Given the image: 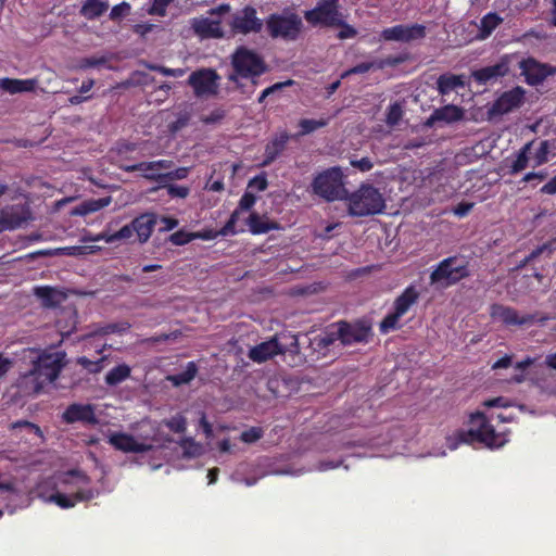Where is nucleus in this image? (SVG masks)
Returning a JSON list of instances; mask_svg holds the SVG:
<instances>
[{"mask_svg": "<svg viewBox=\"0 0 556 556\" xmlns=\"http://www.w3.org/2000/svg\"><path fill=\"white\" fill-rule=\"evenodd\" d=\"M189 115L187 113L181 114L175 122L169 125V129L173 132L178 131L188 124Z\"/></svg>", "mask_w": 556, "mask_h": 556, "instance_id": "63", "label": "nucleus"}, {"mask_svg": "<svg viewBox=\"0 0 556 556\" xmlns=\"http://www.w3.org/2000/svg\"><path fill=\"white\" fill-rule=\"evenodd\" d=\"M63 351L43 352L33 363V368L20 380V388L25 395L37 394L45 384L53 382L66 365Z\"/></svg>", "mask_w": 556, "mask_h": 556, "instance_id": "2", "label": "nucleus"}, {"mask_svg": "<svg viewBox=\"0 0 556 556\" xmlns=\"http://www.w3.org/2000/svg\"><path fill=\"white\" fill-rule=\"evenodd\" d=\"M163 424L175 433H184L187 430V419L181 414H176L163 420Z\"/></svg>", "mask_w": 556, "mask_h": 556, "instance_id": "41", "label": "nucleus"}, {"mask_svg": "<svg viewBox=\"0 0 556 556\" xmlns=\"http://www.w3.org/2000/svg\"><path fill=\"white\" fill-rule=\"evenodd\" d=\"M268 186L267 179L265 175H258L253 177L249 184L248 189L256 190V191H264Z\"/></svg>", "mask_w": 556, "mask_h": 556, "instance_id": "55", "label": "nucleus"}, {"mask_svg": "<svg viewBox=\"0 0 556 556\" xmlns=\"http://www.w3.org/2000/svg\"><path fill=\"white\" fill-rule=\"evenodd\" d=\"M469 430H459L446 438V445L451 451L456 450L462 443L481 442L490 448L502 447L507 441L506 431H496L482 413L471 415Z\"/></svg>", "mask_w": 556, "mask_h": 556, "instance_id": "3", "label": "nucleus"}, {"mask_svg": "<svg viewBox=\"0 0 556 556\" xmlns=\"http://www.w3.org/2000/svg\"><path fill=\"white\" fill-rule=\"evenodd\" d=\"M549 149L551 143L548 140H543L540 142V146L533 155L534 166L543 165L548 161Z\"/></svg>", "mask_w": 556, "mask_h": 556, "instance_id": "46", "label": "nucleus"}, {"mask_svg": "<svg viewBox=\"0 0 556 556\" xmlns=\"http://www.w3.org/2000/svg\"><path fill=\"white\" fill-rule=\"evenodd\" d=\"M112 202L111 197H104L100 199H88L78 204L72 212L73 215L85 216L90 213L100 211L101 208L110 205Z\"/></svg>", "mask_w": 556, "mask_h": 556, "instance_id": "32", "label": "nucleus"}, {"mask_svg": "<svg viewBox=\"0 0 556 556\" xmlns=\"http://www.w3.org/2000/svg\"><path fill=\"white\" fill-rule=\"evenodd\" d=\"M162 188H166L167 194L170 198H179L185 199L190 193V188L186 186H178V185H167L166 182L161 185Z\"/></svg>", "mask_w": 556, "mask_h": 556, "instance_id": "48", "label": "nucleus"}, {"mask_svg": "<svg viewBox=\"0 0 556 556\" xmlns=\"http://www.w3.org/2000/svg\"><path fill=\"white\" fill-rule=\"evenodd\" d=\"M520 74L530 86L541 85L547 77L556 75V66L529 56L519 62Z\"/></svg>", "mask_w": 556, "mask_h": 556, "instance_id": "12", "label": "nucleus"}, {"mask_svg": "<svg viewBox=\"0 0 556 556\" xmlns=\"http://www.w3.org/2000/svg\"><path fill=\"white\" fill-rule=\"evenodd\" d=\"M130 12V5L127 2H122L112 8L110 12V18L112 21H119L127 16Z\"/></svg>", "mask_w": 556, "mask_h": 556, "instance_id": "51", "label": "nucleus"}, {"mask_svg": "<svg viewBox=\"0 0 556 556\" xmlns=\"http://www.w3.org/2000/svg\"><path fill=\"white\" fill-rule=\"evenodd\" d=\"M425 36L426 27L421 24H400L381 31V38L386 41L410 42Z\"/></svg>", "mask_w": 556, "mask_h": 556, "instance_id": "13", "label": "nucleus"}, {"mask_svg": "<svg viewBox=\"0 0 556 556\" xmlns=\"http://www.w3.org/2000/svg\"><path fill=\"white\" fill-rule=\"evenodd\" d=\"M510 405V401L504 396L485 400L483 402V406L485 407H509Z\"/></svg>", "mask_w": 556, "mask_h": 556, "instance_id": "58", "label": "nucleus"}, {"mask_svg": "<svg viewBox=\"0 0 556 556\" xmlns=\"http://www.w3.org/2000/svg\"><path fill=\"white\" fill-rule=\"evenodd\" d=\"M531 146L532 142H529L519 150L516 160L511 164V173H519L527 167L529 160L528 154L531 149Z\"/></svg>", "mask_w": 556, "mask_h": 556, "instance_id": "40", "label": "nucleus"}, {"mask_svg": "<svg viewBox=\"0 0 556 556\" xmlns=\"http://www.w3.org/2000/svg\"><path fill=\"white\" fill-rule=\"evenodd\" d=\"M178 445L181 448L184 458H197L204 453V446L191 437L180 439Z\"/></svg>", "mask_w": 556, "mask_h": 556, "instance_id": "35", "label": "nucleus"}, {"mask_svg": "<svg viewBox=\"0 0 556 556\" xmlns=\"http://www.w3.org/2000/svg\"><path fill=\"white\" fill-rule=\"evenodd\" d=\"M34 294L41 301L46 307L60 305L66 298L65 293L56 288L49 286L36 287Z\"/></svg>", "mask_w": 556, "mask_h": 556, "instance_id": "29", "label": "nucleus"}, {"mask_svg": "<svg viewBox=\"0 0 556 556\" xmlns=\"http://www.w3.org/2000/svg\"><path fill=\"white\" fill-rule=\"evenodd\" d=\"M503 23V18L496 13H488L480 21V38H488Z\"/></svg>", "mask_w": 556, "mask_h": 556, "instance_id": "36", "label": "nucleus"}, {"mask_svg": "<svg viewBox=\"0 0 556 556\" xmlns=\"http://www.w3.org/2000/svg\"><path fill=\"white\" fill-rule=\"evenodd\" d=\"M36 86H37L36 79H14V78L0 79V88L11 94L33 91V90H35Z\"/></svg>", "mask_w": 556, "mask_h": 556, "instance_id": "30", "label": "nucleus"}, {"mask_svg": "<svg viewBox=\"0 0 556 556\" xmlns=\"http://www.w3.org/2000/svg\"><path fill=\"white\" fill-rule=\"evenodd\" d=\"M438 90L441 94L450 93L458 87L464 86V80L462 76L457 75H441L438 78Z\"/></svg>", "mask_w": 556, "mask_h": 556, "instance_id": "38", "label": "nucleus"}, {"mask_svg": "<svg viewBox=\"0 0 556 556\" xmlns=\"http://www.w3.org/2000/svg\"><path fill=\"white\" fill-rule=\"evenodd\" d=\"M231 64L233 73L229 75V79L235 83H238L239 78L258 77L267 68L263 58L245 47H239L233 52Z\"/></svg>", "mask_w": 556, "mask_h": 556, "instance_id": "7", "label": "nucleus"}, {"mask_svg": "<svg viewBox=\"0 0 556 556\" xmlns=\"http://www.w3.org/2000/svg\"><path fill=\"white\" fill-rule=\"evenodd\" d=\"M338 26L341 27V30L338 34V37L340 39L354 38L356 36V34H357V31H356V29L354 27H352L351 25L345 23V16L344 15H343V23L338 25Z\"/></svg>", "mask_w": 556, "mask_h": 556, "instance_id": "56", "label": "nucleus"}, {"mask_svg": "<svg viewBox=\"0 0 556 556\" xmlns=\"http://www.w3.org/2000/svg\"><path fill=\"white\" fill-rule=\"evenodd\" d=\"M293 84H294V81L289 79V80H286L282 83H276V84L271 85L270 87H268L262 91V93L257 100L258 103H263L265 101V99L273 93V89H282V88H285L287 86H291Z\"/></svg>", "mask_w": 556, "mask_h": 556, "instance_id": "54", "label": "nucleus"}, {"mask_svg": "<svg viewBox=\"0 0 556 556\" xmlns=\"http://www.w3.org/2000/svg\"><path fill=\"white\" fill-rule=\"evenodd\" d=\"M349 214L364 217L382 213L386 207L383 195L370 185H363L352 194H348Z\"/></svg>", "mask_w": 556, "mask_h": 556, "instance_id": "6", "label": "nucleus"}, {"mask_svg": "<svg viewBox=\"0 0 556 556\" xmlns=\"http://www.w3.org/2000/svg\"><path fill=\"white\" fill-rule=\"evenodd\" d=\"M396 63H399L397 59H390V58L386 59V60H376V61H371V62H363V63H359V64L355 65L354 67L343 72L341 74V79H344V78L349 77L352 74H364V73H367V72H369L370 70H374V68L382 70L386 66L395 65Z\"/></svg>", "mask_w": 556, "mask_h": 556, "instance_id": "31", "label": "nucleus"}, {"mask_svg": "<svg viewBox=\"0 0 556 556\" xmlns=\"http://www.w3.org/2000/svg\"><path fill=\"white\" fill-rule=\"evenodd\" d=\"M289 141V135L281 132L276 135L265 147L263 166L271 164L285 150Z\"/></svg>", "mask_w": 556, "mask_h": 556, "instance_id": "27", "label": "nucleus"}, {"mask_svg": "<svg viewBox=\"0 0 556 556\" xmlns=\"http://www.w3.org/2000/svg\"><path fill=\"white\" fill-rule=\"evenodd\" d=\"M63 419L68 422L83 421L86 424H97L94 408L90 404H72L63 413Z\"/></svg>", "mask_w": 556, "mask_h": 556, "instance_id": "22", "label": "nucleus"}, {"mask_svg": "<svg viewBox=\"0 0 556 556\" xmlns=\"http://www.w3.org/2000/svg\"><path fill=\"white\" fill-rule=\"evenodd\" d=\"M130 372L131 369L128 365L121 364L108 371L105 375V383L111 387L117 386L129 378Z\"/></svg>", "mask_w": 556, "mask_h": 556, "instance_id": "37", "label": "nucleus"}, {"mask_svg": "<svg viewBox=\"0 0 556 556\" xmlns=\"http://www.w3.org/2000/svg\"><path fill=\"white\" fill-rule=\"evenodd\" d=\"M173 0H154L151 13L157 14V15H164L166 7L172 2Z\"/></svg>", "mask_w": 556, "mask_h": 556, "instance_id": "60", "label": "nucleus"}, {"mask_svg": "<svg viewBox=\"0 0 556 556\" xmlns=\"http://www.w3.org/2000/svg\"><path fill=\"white\" fill-rule=\"evenodd\" d=\"M265 25L273 39H281L287 42L299 40L305 28L302 17L289 8L270 14L266 18Z\"/></svg>", "mask_w": 556, "mask_h": 556, "instance_id": "4", "label": "nucleus"}, {"mask_svg": "<svg viewBox=\"0 0 556 556\" xmlns=\"http://www.w3.org/2000/svg\"><path fill=\"white\" fill-rule=\"evenodd\" d=\"M473 203L462 202L454 207L453 213L458 217H464L471 211Z\"/></svg>", "mask_w": 556, "mask_h": 556, "instance_id": "62", "label": "nucleus"}, {"mask_svg": "<svg viewBox=\"0 0 556 556\" xmlns=\"http://www.w3.org/2000/svg\"><path fill=\"white\" fill-rule=\"evenodd\" d=\"M403 108L399 102H394L389 105L387 111L386 123L388 126H395L402 119Z\"/></svg>", "mask_w": 556, "mask_h": 556, "instance_id": "45", "label": "nucleus"}, {"mask_svg": "<svg viewBox=\"0 0 556 556\" xmlns=\"http://www.w3.org/2000/svg\"><path fill=\"white\" fill-rule=\"evenodd\" d=\"M465 110L454 104H446L435 109L426 119V127L444 126L457 123L464 119Z\"/></svg>", "mask_w": 556, "mask_h": 556, "instance_id": "17", "label": "nucleus"}, {"mask_svg": "<svg viewBox=\"0 0 556 556\" xmlns=\"http://www.w3.org/2000/svg\"><path fill=\"white\" fill-rule=\"evenodd\" d=\"M491 316L506 326H525L536 320L535 315H520L515 308L495 304L491 307Z\"/></svg>", "mask_w": 556, "mask_h": 556, "instance_id": "18", "label": "nucleus"}, {"mask_svg": "<svg viewBox=\"0 0 556 556\" xmlns=\"http://www.w3.org/2000/svg\"><path fill=\"white\" fill-rule=\"evenodd\" d=\"M311 188L314 194L327 202L345 200L348 197L344 174L339 166L327 168L317 174L311 184Z\"/></svg>", "mask_w": 556, "mask_h": 556, "instance_id": "5", "label": "nucleus"}, {"mask_svg": "<svg viewBox=\"0 0 556 556\" xmlns=\"http://www.w3.org/2000/svg\"><path fill=\"white\" fill-rule=\"evenodd\" d=\"M109 9V3L102 0H86L80 14L87 20H96Z\"/></svg>", "mask_w": 556, "mask_h": 556, "instance_id": "34", "label": "nucleus"}, {"mask_svg": "<svg viewBox=\"0 0 556 556\" xmlns=\"http://www.w3.org/2000/svg\"><path fill=\"white\" fill-rule=\"evenodd\" d=\"M198 371V368L193 362H189L185 368L184 371L168 376V380L174 386H181L189 383L194 377Z\"/></svg>", "mask_w": 556, "mask_h": 556, "instance_id": "39", "label": "nucleus"}, {"mask_svg": "<svg viewBox=\"0 0 556 556\" xmlns=\"http://www.w3.org/2000/svg\"><path fill=\"white\" fill-rule=\"evenodd\" d=\"M38 496L46 503H53L66 509L77 503L91 501L100 495L90 486V479L81 471H68L58 477V482L48 479L38 484Z\"/></svg>", "mask_w": 556, "mask_h": 556, "instance_id": "1", "label": "nucleus"}, {"mask_svg": "<svg viewBox=\"0 0 556 556\" xmlns=\"http://www.w3.org/2000/svg\"><path fill=\"white\" fill-rule=\"evenodd\" d=\"M469 276L467 263L456 256L441 261L430 274V283L442 288L453 286Z\"/></svg>", "mask_w": 556, "mask_h": 556, "instance_id": "8", "label": "nucleus"}, {"mask_svg": "<svg viewBox=\"0 0 556 556\" xmlns=\"http://www.w3.org/2000/svg\"><path fill=\"white\" fill-rule=\"evenodd\" d=\"M340 331V343L342 345H352L366 342L370 328L363 323L350 324L346 321H337Z\"/></svg>", "mask_w": 556, "mask_h": 556, "instance_id": "21", "label": "nucleus"}, {"mask_svg": "<svg viewBox=\"0 0 556 556\" xmlns=\"http://www.w3.org/2000/svg\"><path fill=\"white\" fill-rule=\"evenodd\" d=\"M286 352L287 348L279 343L277 337H273L269 340L251 348L249 350L248 357L251 361L261 364L277 355L285 354Z\"/></svg>", "mask_w": 556, "mask_h": 556, "instance_id": "20", "label": "nucleus"}, {"mask_svg": "<svg viewBox=\"0 0 556 556\" xmlns=\"http://www.w3.org/2000/svg\"><path fill=\"white\" fill-rule=\"evenodd\" d=\"M555 250H556V247H555L553 240H551L549 242H546V243L538 247L536 249H534L529 254V256L527 257L526 262L532 261V260L536 258L538 256H540L541 254H543L545 252H547L548 254H552Z\"/></svg>", "mask_w": 556, "mask_h": 556, "instance_id": "52", "label": "nucleus"}, {"mask_svg": "<svg viewBox=\"0 0 556 556\" xmlns=\"http://www.w3.org/2000/svg\"><path fill=\"white\" fill-rule=\"evenodd\" d=\"M218 75L211 68H203L193 72L188 79L189 85L193 88L195 96H211L217 92Z\"/></svg>", "mask_w": 556, "mask_h": 556, "instance_id": "15", "label": "nucleus"}, {"mask_svg": "<svg viewBox=\"0 0 556 556\" xmlns=\"http://www.w3.org/2000/svg\"><path fill=\"white\" fill-rule=\"evenodd\" d=\"M109 443L116 450L125 453H144L154 450V445L151 442L123 432L112 433L109 437Z\"/></svg>", "mask_w": 556, "mask_h": 556, "instance_id": "16", "label": "nucleus"}, {"mask_svg": "<svg viewBox=\"0 0 556 556\" xmlns=\"http://www.w3.org/2000/svg\"><path fill=\"white\" fill-rule=\"evenodd\" d=\"M249 230L253 235L267 233L270 230L279 229V225L267 218L260 216L256 213H252L248 218Z\"/></svg>", "mask_w": 556, "mask_h": 556, "instance_id": "33", "label": "nucleus"}, {"mask_svg": "<svg viewBox=\"0 0 556 556\" xmlns=\"http://www.w3.org/2000/svg\"><path fill=\"white\" fill-rule=\"evenodd\" d=\"M262 27L263 22L256 16V10L252 7L238 11L232 20V28L240 34L258 33Z\"/></svg>", "mask_w": 556, "mask_h": 556, "instance_id": "19", "label": "nucleus"}, {"mask_svg": "<svg viewBox=\"0 0 556 556\" xmlns=\"http://www.w3.org/2000/svg\"><path fill=\"white\" fill-rule=\"evenodd\" d=\"M328 124L327 119H301L299 126L301 128L300 135H308L319 128L325 127Z\"/></svg>", "mask_w": 556, "mask_h": 556, "instance_id": "44", "label": "nucleus"}, {"mask_svg": "<svg viewBox=\"0 0 556 556\" xmlns=\"http://www.w3.org/2000/svg\"><path fill=\"white\" fill-rule=\"evenodd\" d=\"M304 17L313 26L334 27L343 23L339 0H319L314 9L304 13Z\"/></svg>", "mask_w": 556, "mask_h": 556, "instance_id": "10", "label": "nucleus"}, {"mask_svg": "<svg viewBox=\"0 0 556 556\" xmlns=\"http://www.w3.org/2000/svg\"><path fill=\"white\" fill-rule=\"evenodd\" d=\"M141 173L142 177L148 180L156 181L160 186L164 184V174L159 173L156 166H152V161L143 162Z\"/></svg>", "mask_w": 556, "mask_h": 556, "instance_id": "43", "label": "nucleus"}, {"mask_svg": "<svg viewBox=\"0 0 556 556\" xmlns=\"http://www.w3.org/2000/svg\"><path fill=\"white\" fill-rule=\"evenodd\" d=\"M198 238H204V237L198 232H187L184 230H178L169 236V241L174 245H185Z\"/></svg>", "mask_w": 556, "mask_h": 556, "instance_id": "42", "label": "nucleus"}, {"mask_svg": "<svg viewBox=\"0 0 556 556\" xmlns=\"http://www.w3.org/2000/svg\"><path fill=\"white\" fill-rule=\"evenodd\" d=\"M134 226L132 223L125 225L122 227L118 231L111 235V237L108 239L109 242H115L119 240H128L134 236Z\"/></svg>", "mask_w": 556, "mask_h": 556, "instance_id": "50", "label": "nucleus"}, {"mask_svg": "<svg viewBox=\"0 0 556 556\" xmlns=\"http://www.w3.org/2000/svg\"><path fill=\"white\" fill-rule=\"evenodd\" d=\"M352 166L357 167L362 172H368L372 168V162L368 157H363L351 162Z\"/></svg>", "mask_w": 556, "mask_h": 556, "instance_id": "64", "label": "nucleus"}, {"mask_svg": "<svg viewBox=\"0 0 556 556\" xmlns=\"http://www.w3.org/2000/svg\"><path fill=\"white\" fill-rule=\"evenodd\" d=\"M12 428L13 429L25 428L28 431L34 432L36 435H38L40 438L42 437V432H41L40 428L37 425L26 421V420H20V421L14 422L12 425Z\"/></svg>", "mask_w": 556, "mask_h": 556, "instance_id": "57", "label": "nucleus"}, {"mask_svg": "<svg viewBox=\"0 0 556 556\" xmlns=\"http://www.w3.org/2000/svg\"><path fill=\"white\" fill-rule=\"evenodd\" d=\"M16 491L15 483L11 479L4 478V476L0 472V492H10L14 493Z\"/></svg>", "mask_w": 556, "mask_h": 556, "instance_id": "61", "label": "nucleus"}, {"mask_svg": "<svg viewBox=\"0 0 556 556\" xmlns=\"http://www.w3.org/2000/svg\"><path fill=\"white\" fill-rule=\"evenodd\" d=\"M255 202H256V197L252 192H250V191L244 192V194L241 197V199L239 201L238 207L232 212L229 220L226 223V225L220 230V233L223 236L236 235L238 232V230L236 228V223L239 218L240 212L251 210L253 207V205L255 204Z\"/></svg>", "mask_w": 556, "mask_h": 556, "instance_id": "23", "label": "nucleus"}, {"mask_svg": "<svg viewBox=\"0 0 556 556\" xmlns=\"http://www.w3.org/2000/svg\"><path fill=\"white\" fill-rule=\"evenodd\" d=\"M228 4H219L208 11V16L193 18L191 27L201 38H220L224 33L220 26V16L228 13Z\"/></svg>", "mask_w": 556, "mask_h": 556, "instance_id": "11", "label": "nucleus"}, {"mask_svg": "<svg viewBox=\"0 0 556 556\" xmlns=\"http://www.w3.org/2000/svg\"><path fill=\"white\" fill-rule=\"evenodd\" d=\"M189 167H179L168 173H164V182L167 180H181L187 178L189 174Z\"/></svg>", "mask_w": 556, "mask_h": 556, "instance_id": "53", "label": "nucleus"}, {"mask_svg": "<svg viewBox=\"0 0 556 556\" xmlns=\"http://www.w3.org/2000/svg\"><path fill=\"white\" fill-rule=\"evenodd\" d=\"M264 434V431L260 427H251L240 434V440L244 443L251 444L258 441Z\"/></svg>", "mask_w": 556, "mask_h": 556, "instance_id": "49", "label": "nucleus"}, {"mask_svg": "<svg viewBox=\"0 0 556 556\" xmlns=\"http://www.w3.org/2000/svg\"><path fill=\"white\" fill-rule=\"evenodd\" d=\"M523 99L525 90L521 87H516L504 92L488 110L489 118L511 112L523 103Z\"/></svg>", "mask_w": 556, "mask_h": 556, "instance_id": "14", "label": "nucleus"}, {"mask_svg": "<svg viewBox=\"0 0 556 556\" xmlns=\"http://www.w3.org/2000/svg\"><path fill=\"white\" fill-rule=\"evenodd\" d=\"M420 296L415 286H408L401 295H399L393 304V312L389 313L380 323V331L388 333L399 327V321L409 308L415 305Z\"/></svg>", "mask_w": 556, "mask_h": 556, "instance_id": "9", "label": "nucleus"}, {"mask_svg": "<svg viewBox=\"0 0 556 556\" xmlns=\"http://www.w3.org/2000/svg\"><path fill=\"white\" fill-rule=\"evenodd\" d=\"M131 223L138 241L140 243H146L152 235L153 228L156 224V216L151 213H146L136 217Z\"/></svg>", "mask_w": 556, "mask_h": 556, "instance_id": "25", "label": "nucleus"}, {"mask_svg": "<svg viewBox=\"0 0 556 556\" xmlns=\"http://www.w3.org/2000/svg\"><path fill=\"white\" fill-rule=\"evenodd\" d=\"M509 71L508 64L505 61L496 63L491 66H486L475 71L472 76L476 81L480 84H486L491 80L497 79L498 77L505 76Z\"/></svg>", "mask_w": 556, "mask_h": 556, "instance_id": "28", "label": "nucleus"}, {"mask_svg": "<svg viewBox=\"0 0 556 556\" xmlns=\"http://www.w3.org/2000/svg\"><path fill=\"white\" fill-rule=\"evenodd\" d=\"M337 341H340V331L338 324L333 323L328 326L324 332L311 339L309 344L315 352L324 353L325 350L334 344Z\"/></svg>", "mask_w": 556, "mask_h": 556, "instance_id": "24", "label": "nucleus"}, {"mask_svg": "<svg viewBox=\"0 0 556 556\" xmlns=\"http://www.w3.org/2000/svg\"><path fill=\"white\" fill-rule=\"evenodd\" d=\"M200 415L199 426L203 430L205 438L210 440L213 438V427L206 419L204 412H201Z\"/></svg>", "mask_w": 556, "mask_h": 556, "instance_id": "59", "label": "nucleus"}, {"mask_svg": "<svg viewBox=\"0 0 556 556\" xmlns=\"http://www.w3.org/2000/svg\"><path fill=\"white\" fill-rule=\"evenodd\" d=\"M106 361V357L103 356L98 361H90L87 357L83 356L77 359V363L81 365L85 369H87L91 374L100 372L104 367V362Z\"/></svg>", "mask_w": 556, "mask_h": 556, "instance_id": "47", "label": "nucleus"}, {"mask_svg": "<svg viewBox=\"0 0 556 556\" xmlns=\"http://www.w3.org/2000/svg\"><path fill=\"white\" fill-rule=\"evenodd\" d=\"M23 210L20 206L4 207L0 213V230H13L25 222Z\"/></svg>", "mask_w": 556, "mask_h": 556, "instance_id": "26", "label": "nucleus"}]
</instances>
